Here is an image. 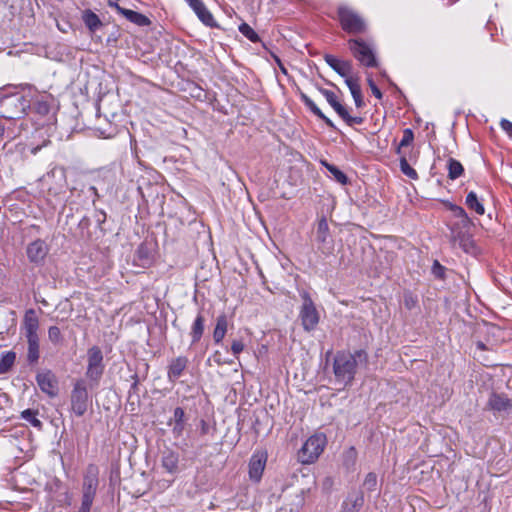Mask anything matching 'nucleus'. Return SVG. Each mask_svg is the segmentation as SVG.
Listing matches in <instances>:
<instances>
[{"label":"nucleus","instance_id":"obj_8","mask_svg":"<svg viewBox=\"0 0 512 512\" xmlns=\"http://www.w3.org/2000/svg\"><path fill=\"white\" fill-rule=\"evenodd\" d=\"M88 365L86 376L94 381H98L103 374V354L99 347L93 346L87 352Z\"/></svg>","mask_w":512,"mask_h":512},{"label":"nucleus","instance_id":"obj_35","mask_svg":"<svg viewBox=\"0 0 512 512\" xmlns=\"http://www.w3.org/2000/svg\"><path fill=\"white\" fill-rule=\"evenodd\" d=\"M239 31L242 35H244L251 42L256 43L260 41L258 34L254 31V29L247 23H242L239 25Z\"/></svg>","mask_w":512,"mask_h":512},{"label":"nucleus","instance_id":"obj_52","mask_svg":"<svg viewBox=\"0 0 512 512\" xmlns=\"http://www.w3.org/2000/svg\"><path fill=\"white\" fill-rule=\"evenodd\" d=\"M500 126L509 136H512V122L507 119H502Z\"/></svg>","mask_w":512,"mask_h":512},{"label":"nucleus","instance_id":"obj_44","mask_svg":"<svg viewBox=\"0 0 512 512\" xmlns=\"http://www.w3.org/2000/svg\"><path fill=\"white\" fill-rule=\"evenodd\" d=\"M345 78V83L346 85L348 86L350 92L351 91H354V90H357L360 88V85L358 83V79L357 78H354L350 75H347Z\"/></svg>","mask_w":512,"mask_h":512},{"label":"nucleus","instance_id":"obj_48","mask_svg":"<svg viewBox=\"0 0 512 512\" xmlns=\"http://www.w3.org/2000/svg\"><path fill=\"white\" fill-rule=\"evenodd\" d=\"M244 343L241 340H234L231 345V351L238 356L244 350Z\"/></svg>","mask_w":512,"mask_h":512},{"label":"nucleus","instance_id":"obj_22","mask_svg":"<svg viewBox=\"0 0 512 512\" xmlns=\"http://www.w3.org/2000/svg\"><path fill=\"white\" fill-rule=\"evenodd\" d=\"M28 344L27 351V359L30 363H35L38 361L40 353H39V336L33 335L25 337Z\"/></svg>","mask_w":512,"mask_h":512},{"label":"nucleus","instance_id":"obj_26","mask_svg":"<svg viewBox=\"0 0 512 512\" xmlns=\"http://www.w3.org/2000/svg\"><path fill=\"white\" fill-rule=\"evenodd\" d=\"M447 169H448V177L451 180H455V179L459 178L464 172V168H463L462 164L454 158H449L448 163H447Z\"/></svg>","mask_w":512,"mask_h":512},{"label":"nucleus","instance_id":"obj_39","mask_svg":"<svg viewBox=\"0 0 512 512\" xmlns=\"http://www.w3.org/2000/svg\"><path fill=\"white\" fill-rule=\"evenodd\" d=\"M363 486L368 491H374L377 486V475L373 472L368 473L364 479Z\"/></svg>","mask_w":512,"mask_h":512},{"label":"nucleus","instance_id":"obj_16","mask_svg":"<svg viewBox=\"0 0 512 512\" xmlns=\"http://www.w3.org/2000/svg\"><path fill=\"white\" fill-rule=\"evenodd\" d=\"M324 60L341 77H346L352 72V65L349 61L340 60L330 54H326Z\"/></svg>","mask_w":512,"mask_h":512},{"label":"nucleus","instance_id":"obj_55","mask_svg":"<svg viewBox=\"0 0 512 512\" xmlns=\"http://www.w3.org/2000/svg\"><path fill=\"white\" fill-rule=\"evenodd\" d=\"M200 431L202 435H205L209 432V425L205 420L200 421Z\"/></svg>","mask_w":512,"mask_h":512},{"label":"nucleus","instance_id":"obj_51","mask_svg":"<svg viewBox=\"0 0 512 512\" xmlns=\"http://www.w3.org/2000/svg\"><path fill=\"white\" fill-rule=\"evenodd\" d=\"M16 101L18 102L20 106L19 114H24L27 107H29L28 101L25 99L24 96H18L16 98Z\"/></svg>","mask_w":512,"mask_h":512},{"label":"nucleus","instance_id":"obj_56","mask_svg":"<svg viewBox=\"0 0 512 512\" xmlns=\"http://www.w3.org/2000/svg\"><path fill=\"white\" fill-rule=\"evenodd\" d=\"M10 88H13V89H18V88H24V85H19V86H11V85H8V86H5V87H2L0 88V90H6V89H10Z\"/></svg>","mask_w":512,"mask_h":512},{"label":"nucleus","instance_id":"obj_50","mask_svg":"<svg viewBox=\"0 0 512 512\" xmlns=\"http://www.w3.org/2000/svg\"><path fill=\"white\" fill-rule=\"evenodd\" d=\"M368 84H369V87H370L373 95L375 97H377L378 99H381L382 98V93H381L380 89L376 86V84L374 83V81L370 77L368 78Z\"/></svg>","mask_w":512,"mask_h":512},{"label":"nucleus","instance_id":"obj_1","mask_svg":"<svg viewBox=\"0 0 512 512\" xmlns=\"http://www.w3.org/2000/svg\"><path fill=\"white\" fill-rule=\"evenodd\" d=\"M366 358L363 351H357L355 354L349 352H338L334 358L333 371L337 382L344 386L350 384L354 379L358 360Z\"/></svg>","mask_w":512,"mask_h":512},{"label":"nucleus","instance_id":"obj_45","mask_svg":"<svg viewBox=\"0 0 512 512\" xmlns=\"http://www.w3.org/2000/svg\"><path fill=\"white\" fill-rule=\"evenodd\" d=\"M350 93L354 99L355 105L358 108L362 107L364 105V102H363V98H362L361 88L351 91Z\"/></svg>","mask_w":512,"mask_h":512},{"label":"nucleus","instance_id":"obj_11","mask_svg":"<svg viewBox=\"0 0 512 512\" xmlns=\"http://www.w3.org/2000/svg\"><path fill=\"white\" fill-rule=\"evenodd\" d=\"M190 8L197 15L198 19L211 28L218 27L212 13L207 9L202 0H185Z\"/></svg>","mask_w":512,"mask_h":512},{"label":"nucleus","instance_id":"obj_13","mask_svg":"<svg viewBox=\"0 0 512 512\" xmlns=\"http://www.w3.org/2000/svg\"><path fill=\"white\" fill-rule=\"evenodd\" d=\"M26 252L30 262L38 264L45 259L48 247L44 241L38 239L27 246Z\"/></svg>","mask_w":512,"mask_h":512},{"label":"nucleus","instance_id":"obj_17","mask_svg":"<svg viewBox=\"0 0 512 512\" xmlns=\"http://www.w3.org/2000/svg\"><path fill=\"white\" fill-rule=\"evenodd\" d=\"M162 467L170 474L178 472L179 455L178 453L168 450L165 451L161 458Z\"/></svg>","mask_w":512,"mask_h":512},{"label":"nucleus","instance_id":"obj_43","mask_svg":"<svg viewBox=\"0 0 512 512\" xmlns=\"http://www.w3.org/2000/svg\"><path fill=\"white\" fill-rule=\"evenodd\" d=\"M345 78V83L346 85L348 86L350 92L351 91H354V90H357L360 88V85L358 83V79L357 78H354L350 75H347Z\"/></svg>","mask_w":512,"mask_h":512},{"label":"nucleus","instance_id":"obj_32","mask_svg":"<svg viewBox=\"0 0 512 512\" xmlns=\"http://www.w3.org/2000/svg\"><path fill=\"white\" fill-rule=\"evenodd\" d=\"M413 140H414V133H413V131L410 128L404 129L403 137H402L400 143L397 146L396 153L398 155H405L403 153V148L411 145Z\"/></svg>","mask_w":512,"mask_h":512},{"label":"nucleus","instance_id":"obj_30","mask_svg":"<svg viewBox=\"0 0 512 512\" xmlns=\"http://www.w3.org/2000/svg\"><path fill=\"white\" fill-rule=\"evenodd\" d=\"M452 239L454 242H458L465 252H469L473 248L472 240L464 233H455L452 230Z\"/></svg>","mask_w":512,"mask_h":512},{"label":"nucleus","instance_id":"obj_18","mask_svg":"<svg viewBox=\"0 0 512 512\" xmlns=\"http://www.w3.org/2000/svg\"><path fill=\"white\" fill-rule=\"evenodd\" d=\"M188 363V359L186 357L180 356L176 359H173L169 365L168 369V378L170 381H175L178 379L183 371L185 370Z\"/></svg>","mask_w":512,"mask_h":512},{"label":"nucleus","instance_id":"obj_37","mask_svg":"<svg viewBox=\"0 0 512 512\" xmlns=\"http://www.w3.org/2000/svg\"><path fill=\"white\" fill-rule=\"evenodd\" d=\"M357 458V451L354 447H349L343 454V463L346 467L353 466Z\"/></svg>","mask_w":512,"mask_h":512},{"label":"nucleus","instance_id":"obj_14","mask_svg":"<svg viewBox=\"0 0 512 512\" xmlns=\"http://www.w3.org/2000/svg\"><path fill=\"white\" fill-rule=\"evenodd\" d=\"M39 319L33 309L25 312L22 330L25 337L38 335Z\"/></svg>","mask_w":512,"mask_h":512},{"label":"nucleus","instance_id":"obj_29","mask_svg":"<svg viewBox=\"0 0 512 512\" xmlns=\"http://www.w3.org/2000/svg\"><path fill=\"white\" fill-rule=\"evenodd\" d=\"M83 21L87 28L94 32L101 26L99 17L92 11H86L83 15Z\"/></svg>","mask_w":512,"mask_h":512},{"label":"nucleus","instance_id":"obj_20","mask_svg":"<svg viewBox=\"0 0 512 512\" xmlns=\"http://www.w3.org/2000/svg\"><path fill=\"white\" fill-rule=\"evenodd\" d=\"M110 5L114 6L128 20H130L131 22H133L137 25L144 26V25L149 24V19L141 13H138V12L130 10V9L122 8L118 4L111 3Z\"/></svg>","mask_w":512,"mask_h":512},{"label":"nucleus","instance_id":"obj_47","mask_svg":"<svg viewBox=\"0 0 512 512\" xmlns=\"http://www.w3.org/2000/svg\"><path fill=\"white\" fill-rule=\"evenodd\" d=\"M350 93L354 99L355 105L358 108L362 107L364 105V102H363V98H362L361 88L351 91Z\"/></svg>","mask_w":512,"mask_h":512},{"label":"nucleus","instance_id":"obj_42","mask_svg":"<svg viewBox=\"0 0 512 512\" xmlns=\"http://www.w3.org/2000/svg\"><path fill=\"white\" fill-rule=\"evenodd\" d=\"M36 111L41 115H46L50 111V105L46 100H38L36 102Z\"/></svg>","mask_w":512,"mask_h":512},{"label":"nucleus","instance_id":"obj_6","mask_svg":"<svg viewBox=\"0 0 512 512\" xmlns=\"http://www.w3.org/2000/svg\"><path fill=\"white\" fill-rule=\"evenodd\" d=\"M348 44L352 54L362 65L366 67L377 66L373 49L369 44L357 39L349 40Z\"/></svg>","mask_w":512,"mask_h":512},{"label":"nucleus","instance_id":"obj_12","mask_svg":"<svg viewBox=\"0 0 512 512\" xmlns=\"http://www.w3.org/2000/svg\"><path fill=\"white\" fill-rule=\"evenodd\" d=\"M267 456L265 453H255L249 462V477L254 482H259L265 469Z\"/></svg>","mask_w":512,"mask_h":512},{"label":"nucleus","instance_id":"obj_33","mask_svg":"<svg viewBox=\"0 0 512 512\" xmlns=\"http://www.w3.org/2000/svg\"><path fill=\"white\" fill-rule=\"evenodd\" d=\"M399 156H400L399 162H400V170H401V172L404 175H406L407 177H409L410 179L416 180L418 178V174L415 171V169H413L409 165V163L407 161V158H406V155H399Z\"/></svg>","mask_w":512,"mask_h":512},{"label":"nucleus","instance_id":"obj_5","mask_svg":"<svg viewBox=\"0 0 512 512\" xmlns=\"http://www.w3.org/2000/svg\"><path fill=\"white\" fill-rule=\"evenodd\" d=\"M338 16L341 27L350 34H359L365 31L366 25L364 20L354 10L347 6L338 8Z\"/></svg>","mask_w":512,"mask_h":512},{"label":"nucleus","instance_id":"obj_9","mask_svg":"<svg viewBox=\"0 0 512 512\" xmlns=\"http://www.w3.org/2000/svg\"><path fill=\"white\" fill-rule=\"evenodd\" d=\"M88 393L85 386L78 382L71 394V409L77 416H82L87 411Z\"/></svg>","mask_w":512,"mask_h":512},{"label":"nucleus","instance_id":"obj_10","mask_svg":"<svg viewBox=\"0 0 512 512\" xmlns=\"http://www.w3.org/2000/svg\"><path fill=\"white\" fill-rule=\"evenodd\" d=\"M36 382L40 390L49 397H55L58 394V380L55 374L50 370H44L36 375Z\"/></svg>","mask_w":512,"mask_h":512},{"label":"nucleus","instance_id":"obj_38","mask_svg":"<svg viewBox=\"0 0 512 512\" xmlns=\"http://www.w3.org/2000/svg\"><path fill=\"white\" fill-rule=\"evenodd\" d=\"M48 338L53 344H59L62 342L63 337L60 329L57 326H51L48 329Z\"/></svg>","mask_w":512,"mask_h":512},{"label":"nucleus","instance_id":"obj_57","mask_svg":"<svg viewBox=\"0 0 512 512\" xmlns=\"http://www.w3.org/2000/svg\"><path fill=\"white\" fill-rule=\"evenodd\" d=\"M89 191H90L93 195H95L96 197H99V195H98V191H97V188H96V187L91 186V187L89 188Z\"/></svg>","mask_w":512,"mask_h":512},{"label":"nucleus","instance_id":"obj_27","mask_svg":"<svg viewBox=\"0 0 512 512\" xmlns=\"http://www.w3.org/2000/svg\"><path fill=\"white\" fill-rule=\"evenodd\" d=\"M321 163L338 183L345 185L348 182L347 176L338 167L327 161H322Z\"/></svg>","mask_w":512,"mask_h":512},{"label":"nucleus","instance_id":"obj_34","mask_svg":"<svg viewBox=\"0 0 512 512\" xmlns=\"http://www.w3.org/2000/svg\"><path fill=\"white\" fill-rule=\"evenodd\" d=\"M38 412L31 409H26L21 412V418L29 422L33 427L40 428L42 422L37 418Z\"/></svg>","mask_w":512,"mask_h":512},{"label":"nucleus","instance_id":"obj_15","mask_svg":"<svg viewBox=\"0 0 512 512\" xmlns=\"http://www.w3.org/2000/svg\"><path fill=\"white\" fill-rule=\"evenodd\" d=\"M488 406L494 412H508L512 408V402L505 394L492 393Z\"/></svg>","mask_w":512,"mask_h":512},{"label":"nucleus","instance_id":"obj_24","mask_svg":"<svg viewBox=\"0 0 512 512\" xmlns=\"http://www.w3.org/2000/svg\"><path fill=\"white\" fill-rule=\"evenodd\" d=\"M465 203L470 210L475 211L478 215H483L485 213V208L479 201L475 192L470 191L467 194Z\"/></svg>","mask_w":512,"mask_h":512},{"label":"nucleus","instance_id":"obj_19","mask_svg":"<svg viewBox=\"0 0 512 512\" xmlns=\"http://www.w3.org/2000/svg\"><path fill=\"white\" fill-rule=\"evenodd\" d=\"M364 503L362 493L351 494L342 504V512H358Z\"/></svg>","mask_w":512,"mask_h":512},{"label":"nucleus","instance_id":"obj_28","mask_svg":"<svg viewBox=\"0 0 512 512\" xmlns=\"http://www.w3.org/2000/svg\"><path fill=\"white\" fill-rule=\"evenodd\" d=\"M303 100L306 106L310 109V111L316 115L318 118L322 119L328 126L334 127L332 121L326 117L322 111L317 107V105L307 96L303 95Z\"/></svg>","mask_w":512,"mask_h":512},{"label":"nucleus","instance_id":"obj_58","mask_svg":"<svg viewBox=\"0 0 512 512\" xmlns=\"http://www.w3.org/2000/svg\"><path fill=\"white\" fill-rule=\"evenodd\" d=\"M332 484V480L330 478H326L323 485L325 487H329Z\"/></svg>","mask_w":512,"mask_h":512},{"label":"nucleus","instance_id":"obj_53","mask_svg":"<svg viewBox=\"0 0 512 512\" xmlns=\"http://www.w3.org/2000/svg\"><path fill=\"white\" fill-rule=\"evenodd\" d=\"M345 122H346L348 125H350V126L355 125V124L359 125V124H362V122H363V118H362V117H359V116H355V117H353V116H351V115L349 114V116H348V118L346 119V121H345Z\"/></svg>","mask_w":512,"mask_h":512},{"label":"nucleus","instance_id":"obj_4","mask_svg":"<svg viewBox=\"0 0 512 512\" xmlns=\"http://www.w3.org/2000/svg\"><path fill=\"white\" fill-rule=\"evenodd\" d=\"M301 298L303 300L299 312L301 325L306 332H311L317 327L320 315L308 292H302Z\"/></svg>","mask_w":512,"mask_h":512},{"label":"nucleus","instance_id":"obj_3","mask_svg":"<svg viewBox=\"0 0 512 512\" xmlns=\"http://www.w3.org/2000/svg\"><path fill=\"white\" fill-rule=\"evenodd\" d=\"M326 445V437L323 434H315L309 437L298 453L299 461L304 464L313 463L318 459Z\"/></svg>","mask_w":512,"mask_h":512},{"label":"nucleus","instance_id":"obj_36","mask_svg":"<svg viewBox=\"0 0 512 512\" xmlns=\"http://www.w3.org/2000/svg\"><path fill=\"white\" fill-rule=\"evenodd\" d=\"M451 211L453 212L454 216L460 219V223L463 227H467L471 221L466 213V211L457 205H451L450 206Z\"/></svg>","mask_w":512,"mask_h":512},{"label":"nucleus","instance_id":"obj_40","mask_svg":"<svg viewBox=\"0 0 512 512\" xmlns=\"http://www.w3.org/2000/svg\"><path fill=\"white\" fill-rule=\"evenodd\" d=\"M320 92L325 97L327 102L332 106L333 109L340 103L338 101L336 94L333 91L321 89Z\"/></svg>","mask_w":512,"mask_h":512},{"label":"nucleus","instance_id":"obj_46","mask_svg":"<svg viewBox=\"0 0 512 512\" xmlns=\"http://www.w3.org/2000/svg\"><path fill=\"white\" fill-rule=\"evenodd\" d=\"M350 93L354 99L355 105L358 108L362 107L364 105V102H363V98H362L361 88L351 91Z\"/></svg>","mask_w":512,"mask_h":512},{"label":"nucleus","instance_id":"obj_41","mask_svg":"<svg viewBox=\"0 0 512 512\" xmlns=\"http://www.w3.org/2000/svg\"><path fill=\"white\" fill-rule=\"evenodd\" d=\"M404 306L408 309V310H412L414 309L417 304H418V299L416 296H414L413 294L411 293H405L404 294Z\"/></svg>","mask_w":512,"mask_h":512},{"label":"nucleus","instance_id":"obj_25","mask_svg":"<svg viewBox=\"0 0 512 512\" xmlns=\"http://www.w3.org/2000/svg\"><path fill=\"white\" fill-rule=\"evenodd\" d=\"M204 332V317L198 314L191 328L192 343H197Z\"/></svg>","mask_w":512,"mask_h":512},{"label":"nucleus","instance_id":"obj_2","mask_svg":"<svg viewBox=\"0 0 512 512\" xmlns=\"http://www.w3.org/2000/svg\"><path fill=\"white\" fill-rule=\"evenodd\" d=\"M98 468L88 466L82 483V501L78 512H90L99 485Z\"/></svg>","mask_w":512,"mask_h":512},{"label":"nucleus","instance_id":"obj_7","mask_svg":"<svg viewBox=\"0 0 512 512\" xmlns=\"http://www.w3.org/2000/svg\"><path fill=\"white\" fill-rule=\"evenodd\" d=\"M315 240L317 242V249L321 254L328 256L334 251V241L330 236V230L327 219L322 217L317 224Z\"/></svg>","mask_w":512,"mask_h":512},{"label":"nucleus","instance_id":"obj_21","mask_svg":"<svg viewBox=\"0 0 512 512\" xmlns=\"http://www.w3.org/2000/svg\"><path fill=\"white\" fill-rule=\"evenodd\" d=\"M173 421L174 426L172 428V433L175 437H180L183 434L185 427V412L183 408L176 407L173 413Z\"/></svg>","mask_w":512,"mask_h":512},{"label":"nucleus","instance_id":"obj_31","mask_svg":"<svg viewBox=\"0 0 512 512\" xmlns=\"http://www.w3.org/2000/svg\"><path fill=\"white\" fill-rule=\"evenodd\" d=\"M16 354L8 351L2 354L0 358V373H6L14 364Z\"/></svg>","mask_w":512,"mask_h":512},{"label":"nucleus","instance_id":"obj_54","mask_svg":"<svg viewBox=\"0 0 512 512\" xmlns=\"http://www.w3.org/2000/svg\"><path fill=\"white\" fill-rule=\"evenodd\" d=\"M433 273L437 276V277H443V274H444V267L442 265H440L437 261L434 262V265H433Z\"/></svg>","mask_w":512,"mask_h":512},{"label":"nucleus","instance_id":"obj_49","mask_svg":"<svg viewBox=\"0 0 512 512\" xmlns=\"http://www.w3.org/2000/svg\"><path fill=\"white\" fill-rule=\"evenodd\" d=\"M335 112L344 120L346 121V119L348 118L349 116V113L347 111V109L341 104L339 103L335 108H334Z\"/></svg>","mask_w":512,"mask_h":512},{"label":"nucleus","instance_id":"obj_23","mask_svg":"<svg viewBox=\"0 0 512 512\" xmlns=\"http://www.w3.org/2000/svg\"><path fill=\"white\" fill-rule=\"evenodd\" d=\"M228 322L226 315H220L217 317L216 325L213 331V339L215 343H220L227 332Z\"/></svg>","mask_w":512,"mask_h":512}]
</instances>
